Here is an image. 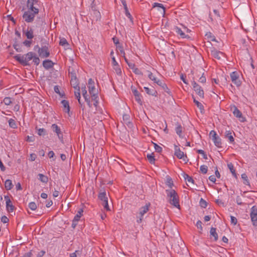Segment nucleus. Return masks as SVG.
<instances>
[{
	"label": "nucleus",
	"mask_w": 257,
	"mask_h": 257,
	"mask_svg": "<svg viewBox=\"0 0 257 257\" xmlns=\"http://www.w3.org/2000/svg\"><path fill=\"white\" fill-rule=\"evenodd\" d=\"M5 187L7 190H11L14 187L12 181L10 179L6 180L5 182Z\"/></svg>",
	"instance_id": "obj_25"
},
{
	"label": "nucleus",
	"mask_w": 257,
	"mask_h": 257,
	"mask_svg": "<svg viewBox=\"0 0 257 257\" xmlns=\"http://www.w3.org/2000/svg\"><path fill=\"white\" fill-rule=\"evenodd\" d=\"M197 152L198 154H201L204 159H207V155L206 154L205 152L203 150H197Z\"/></svg>",
	"instance_id": "obj_46"
},
{
	"label": "nucleus",
	"mask_w": 257,
	"mask_h": 257,
	"mask_svg": "<svg viewBox=\"0 0 257 257\" xmlns=\"http://www.w3.org/2000/svg\"><path fill=\"white\" fill-rule=\"evenodd\" d=\"M113 69L114 71V72L118 75V76H121L122 75V71L121 67L120 65L118 64L116 65H114L112 66Z\"/></svg>",
	"instance_id": "obj_24"
},
{
	"label": "nucleus",
	"mask_w": 257,
	"mask_h": 257,
	"mask_svg": "<svg viewBox=\"0 0 257 257\" xmlns=\"http://www.w3.org/2000/svg\"><path fill=\"white\" fill-rule=\"evenodd\" d=\"M61 103L62 104V107H63L64 112H69L70 107L68 101L66 100H62L61 101Z\"/></svg>",
	"instance_id": "obj_18"
},
{
	"label": "nucleus",
	"mask_w": 257,
	"mask_h": 257,
	"mask_svg": "<svg viewBox=\"0 0 257 257\" xmlns=\"http://www.w3.org/2000/svg\"><path fill=\"white\" fill-rule=\"evenodd\" d=\"M225 137L226 138H228L230 143H233L234 142V139L233 138V136L232 135V133L230 131H226L225 133Z\"/></svg>",
	"instance_id": "obj_27"
},
{
	"label": "nucleus",
	"mask_w": 257,
	"mask_h": 257,
	"mask_svg": "<svg viewBox=\"0 0 257 257\" xmlns=\"http://www.w3.org/2000/svg\"><path fill=\"white\" fill-rule=\"evenodd\" d=\"M200 170L202 173L205 174L208 171V167L206 165H203L200 166Z\"/></svg>",
	"instance_id": "obj_43"
},
{
	"label": "nucleus",
	"mask_w": 257,
	"mask_h": 257,
	"mask_svg": "<svg viewBox=\"0 0 257 257\" xmlns=\"http://www.w3.org/2000/svg\"><path fill=\"white\" fill-rule=\"evenodd\" d=\"M175 155L179 159H182L186 163L189 161L187 155H184V153L181 151L180 148L176 145L174 146Z\"/></svg>",
	"instance_id": "obj_10"
},
{
	"label": "nucleus",
	"mask_w": 257,
	"mask_h": 257,
	"mask_svg": "<svg viewBox=\"0 0 257 257\" xmlns=\"http://www.w3.org/2000/svg\"><path fill=\"white\" fill-rule=\"evenodd\" d=\"M147 158L148 159V161L150 162L151 164H154L155 162V155L154 154L151 153V154H148L147 155Z\"/></svg>",
	"instance_id": "obj_30"
},
{
	"label": "nucleus",
	"mask_w": 257,
	"mask_h": 257,
	"mask_svg": "<svg viewBox=\"0 0 257 257\" xmlns=\"http://www.w3.org/2000/svg\"><path fill=\"white\" fill-rule=\"evenodd\" d=\"M33 62L34 63V64L36 65H38L40 63V59L37 56L35 53L34 54V57L32 59Z\"/></svg>",
	"instance_id": "obj_42"
},
{
	"label": "nucleus",
	"mask_w": 257,
	"mask_h": 257,
	"mask_svg": "<svg viewBox=\"0 0 257 257\" xmlns=\"http://www.w3.org/2000/svg\"><path fill=\"white\" fill-rule=\"evenodd\" d=\"M34 52H30L25 55H18L15 56V59L20 63L24 65H28L29 62L34 57Z\"/></svg>",
	"instance_id": "obj_4"
},
{
	"label": "nucleus",
	"mask_w": 257,
	"mask_h": 257,
	"mask_svg": "<svg viewBox=\"0 0 257 257\" xmlns=\"http://www.w3.org/2000/svg\"><path fill=\"white\" fill-rule=\"evenodd\" d=\"M134 119V115L130 113H124L122 116L123 123H125L128 127L132 128L134 127L132 121Z\"/></svg>",
	"instance_id": "obj_7"
},
{
	"label": "nucleus",
	"mask_w": 257,
	"mask_h": 257,
	"mask_svg": "<svg viewBox=\"0 0 257 257\" xmlns=\"http://www.w3.org/2000/svg\"><path fill=\"white\" fill-rule=\"evenodd\" d=\"M144 89L145 90V91L146 93L149 95H151L153 96H156L157 95V92L154 90H151L149 87H144Z\"/></svg>",
	"instance_id": "obj_36"
},
{
	"label": "nucleus",
	"mask_w": 257,
	"mask_h": 257,
	"mask_svg": "<svg viewBox=\"0 0 257 257\" xmlns=\"http://www.w3.org/2000/svg\"><path fill=\"white\" fill-rule=\"evenodd\" d=\"M102 205L103 206L104 208L107 211H110V209L109 207L108 201H106V202L102 203Z\"/></svg>",
	"instance_id": "obj_52"
},
{
	"label": "nucleus",
	"mask_w": 257,
	"mask_h": 257,
	"mask_svg": "<svg viewBox=\"0 0 257 257\" xmlns=\"http://www.w3.org/2000/svg\"><path fill=\"white\" fill-rule=\"evenodd\" d=\"M32 250H30V251L26 253L24 255L21 257H32Z\"/></svg>",
	"instance_id": "obj_63"
},
{
	"label": "nucleus",
	"mask_w": 257,
	"mask_h": 257,
	"mask_svg": "<svg viewBox=\"0 0 257 257\" xmlns=\"http://www.w3.org/2000/svg\"><path fill=\"white\" fill-rule=\"evenodd\" d=\"M28 207L32 210H35L37 208V205L34 202H30L29 203Z\"/></svg>",
	"instance_id": "obj_41"
},
{
	"label": "nucleus",
	"mask_w": 257,
	"mask_h": 257,
	"mask_svg": "<svg viewBox=\"0 0 257 257\" xmlns=\"http://www.w3.org/2000/svg\"><path fill=\"white\" fill-rule=\"evenodd\" d=\"M148 77L149 78V79L150 80L154 81V83L156 82L157 81V80L158 79V78H157L156 77H155L153 74V73L151 72H149Z\"/></svg>",
	"instance_id": "obj_44"
},
{
	"label": "nucleus",
	"mask_w": 257,
	"mask_h": 257,
	"mask_svg": "<svg viewBox=\"0 0 257 257\" xmlns=\"http://www.w3.org/2000/svg\"><path fill=\"white\" fill-rule=\"evenodd\" d=\"M230 78L232 82L236 85L239 86L241 85V81L239 79V75L236 71L232 72L230 73Z\"/></svg>",
	"instance_id": "obj_14"
},
{
	"label": "nucleus",
	"mask_w": 257,
	"mask_h": 257,
	"mask_svg": "<svg viewBox=\"0 0 257 257\" xmlns=\"http://www.w3.org/2000/svg\"><path fill=\"white\" fill-rule=\"evenodd\" d=\"M1 221L4 223H6L9 221V219L6 216H3L1 218Z\"/></svg>",
	"instance_id": "obj_56"
},
{
	"label": "nucleus",
	"mask_w": 257,
	"mask_h": 257,
	"mask_svg": "<svg viewBox=\"0 0 257 257\" xmlns=\"http://www.w3.org/2000/svg\"><path fill=\"white\" fill-rule=\"evenodd\" d=\"M250 217L252 225L257 229V207L255 206L251 208Z\"/></svg>",
	"instance_id": "obj_9"
},
{
	"label": "nucleus",
	"mask_w": 257,
	"mask_h": 257,
	"mask_svg": "<svg viewBox=\"0 0 257 257\" xmlns=\"http://www.w3.org/2000/svg\"><path fill=\"white\" fill-rule=\"evenodd\" d=\"M36 23L37 24V27H39L43 25L44 22L42 18L40 17H38L36 21Z\"/></svg>",
	"instance_id": "obj_45"
},
{
	"label": "nucleus",
	"mask_w": 257,
	"mask_h": 257,
	"mask_svg": "<svg viewBox=\"0 0 257 257\" xmlns=\"http://www.w3.org/2000/svg\"><path fill=\"white\" fill-rule=\"evenodd\" d=\"M230 218H231V224H233L234 225H236L237 222V220L236 218L233 216H230Z\"/></svg>",
	"instance_id": "obj_53"
},
{
	"label": "nucleus",
	"mask_w": 257,
	"mask_h": 257,
	"mask_svg": "<svg viewBox=\"0 0 257 257\" xmlns=\"http://www.w3.org/2000/svg\"><path fill=\"white\" fill-rule=\"evenodd\" d=\"M9 126L13 128H17V124L16 123V120L14 119L10 118L9 120Z\"/></svg>",
	"instance_id": "obj_35"
},
{
	"label": "nucleus",
	"mask_w": 257,
	"mask_h": 257,
	"mask_svg": "<svg viewBox=\"0 0 257 257\" xmlns=\"http://www.w3.org/2000/svg\"><path fill=\"white\" fill-rule=\"evenodd\" d=\"M54 91L58 94L61 97H63L64 96V93L63 92H61L60 91L59 87L58 85H56L54 86Z\"/></svg>",
	"instance_id": "obj_39"
},
{
	"label": "nucleus",
	"mask_w": 257,
	"mask_h": 257,
	"mask_svg": "<svg viewBox=\"0 0 257 257\" xmlns=\"http://www.w3.org/2000/svg\"><path fill=\"white\" fill-rule=\"evenodd\" d=\"M46 252L45 250H41L40 252H39L37 255V257H42L44 255Z\"/></svg>",
	"instance_id": "obj_64"
},
{
	"label": "nucleus",
	"mask_w": 257,
	"mask_h": 257,
	"mask_svg": "<svg viewBox=\"0 0 257 257\" xmlns=\"http://www.w3.org/2000/svg\"><path fill=\"white\" fill-rule=\"evenodd\" d=\"M38 0H28L27 2V7L28 11L24 12L23 15V18L27 23H31L34 21L36 14L39 12V9L37 8Z\"/></svg>",
	"instance_id": "obj_1"
},
{
	"label": "nucleus",
	"mask_w": 257,
	"mask_h": 257,
	"mask_svg": "<svg viewBox=\"0 0 257 257\" xmlns=\"http://www.w3.org/2000/svg\"><path fill=\"white\" fill-rule=\"evenodd\" d=\"M39 55L42 58H47L50 55V53L48 47L43 46L39 48L38 51Z\"/></svg>",
	"instance_id": "obj_15"
},
{
	"label": "nucleus",
	"mask_w": 257,
	"mask_h": 257,
	"mask_svg": "<svg viewBox=\"0 0 257 257\" xmlns=\"http://www.w3.org/2000/svg\"><path fill=\"white\" fill-rule=\"evenodd\" d=\"M36 130L37 131L38 135L40 136H44L46 135V130L44 128H38V126H36Z\"/></svg>",
	"instance_id": "obj_31"
},
{
	"label": "nucleus",
	"mask_w": 257,
	"mask_h": 257,
	"mask_svg": "<svg viewBox=\"0 0 257 257\" xmlns=\"http://www.w3.org/2000/svg\"><path fill=\"white\" fill-rule=\"evenodd\" d=\"M151 204L150 203H147L145 206L140 208L139 215L140 218L137 220V222L140 223L143 219L144 215L149 210Z\"/></svg>",
	"instance_id": "obj_11"
},
{
	"label": "nucleus",
	"mask_w": 257,
	"mask_h": 257,
	"mask_svg": "<svg viewBox=\"0 0 257 257\" xmlns=\"http://www.w3.org/2000/svg\"><path fill=\"white\" fill-rule=\"evenodd\" d=\"M53 62L50 60H45L43 62V66L46 69L53 67Z\"/></svg>",
	"instance_id": "obj_21"
},
{
	"label": "nucleus",
	"mask_w": 257,
	"mask_h": 257,
	"mask_svg": "<svg viewBox=\"0 0 257 257\" xmlns=\"http://www.w3.org/2000/svg\"><path fill=\"white\" fill-rule=\"evenodd\" d=\"M4 198L6 201V209L7 211L10 213L13 212L16 209V207L13 205L9 196L8 195H5Z\"/></svg>",
	"instance_id": "obj_13"
},
{
	"label": "nucleus",
	"mask_w": 257,
	"mask_h": 257,
	"mask_svg": "<svg viewBox=\"0 0 257 257\" xmlns=\"http://www.w3.org/2000/svg\"><path fill=\"white\" fill-rule=\"evenodd\" d=\"M132 90L135 97L140 94L139 91L135 88L132 87Z\"/></svg>",
	"instance_id": "obj_62"
},
{
	"label": "nucleus",
	"mask_w": 257,
	"mask_h": 257,
	"mask_svg": "<svg viewBox=\"0 0 257 257\" xmlns=\"http://www.w3.org/2000/svg\"><path fill=\"white\" fill-rule=\"evenodd\" d=\"M241 178L243 180V184L246 185H249V181L246 174L243 173L241 175Z\"/></svg>",
	"instance_id": "obj_38"
},
{
	"label": "nucleus",
	"mask_w": 257,
	"mask_h": 257,
	"mask_svg": "<svg viewBox=\"0 0 257 257\" xmlns=\"http://www.w3.org/2000/svg\"><path fill=\"white\" fill-rule=\"evenodd\" d=\"M215 202L219 206H224V203L222 202L221 200L217 199L215 200Z\"/></svg>",
	"instance_id": "obj_61"
},
{
	"label": "nucleus",
	"mask_w": 257,
	"mask_h": 257,
	"mask_svg": "<svg viewBox=\"0 0 257 257\" xmlns=\"http://www.w3.org/2000/svg\"><path fill=\"white\" fill-rule=\"evenodd\" d=\"M39 180L41 181L43 183H46L48 181V178L47 176L42 174H39Z\"/></svg>",
	"instance_id": "obj_33"
},
{
	"label": "nucleus",
	"mask_w": 257,
	"mask_h": 257,
	"mask_svg": "<svg viewBox=\"0 0 257 257\" xmlns=\"http://www.w3.org/2000/svg\"><path fill=\"white\" fill-rule=\"evenodd\" d=\"M133 72L137 75H143V73L142 71L137 67H135L134 69H133Z\"/></svg>",
	"instance_id": "obj_49"
},
{
	"label": "nucleus",
	"mask_w": 257,
	"mask_h": 257,
	"mask_svg": "<svg viewBox=\"0 0 257 257\" xmlns=\"http://www.w3.org/2000/svg\"><path fill=\"white\" fill-rule=\"evenodd\" d=\"M175 131L176 134L179 136L180 138H183L182 135L183 127L180 123L177 122L176 124Z\"/></svg>",
	"instance_id": "obj_22"
},
{
	"label": "nucleus",
	"mask_w": 257,
	"mask_h": 257,
	"mask_svg": "<svg viewBox=\"0 0 257 257\" xmlns=\"http://www.w3.org/2000/svg\"><path fill=\"white\" fill-rule=\"evenodd\" d=\"M156 152L161 153L162 151V148L156 143H153Z\"/></svg>",
	"instance_id": "obj_47"
},
{
	"label": "nucleus",
	"mask_w": 257,
	"mask_h": 257,
	"mask_svg": "<svg viewBox=\"0 0 257 257\" xmlns=\"http://www.w3.org/2000/svg\"><path fill=\"white\" fill-rule=\"evenodd\" d=\"M234 115L241 122L246 121L245 116L243 113H233Z\"/></svg>",
	"instance_id": "obj_28"
},
{
	"label": "nucleus",
	"mask_w": 257,
	"mask_h": 257,
	"mask_svg": "<svg viewBox=\"0 0 257 257\" xmlns=\"http://www.w3.org/2000/svg\"><path fill=\"white\" fill-rule=\"evenodd\" d=\"M210 235L214 237V240L217 241L218 239V234L216 232V229L215 227H212L210 230Z\"/></svg>",
	"instance_id": "obj_26"
},
{
	"label": "nucleus",
	"mask_w": 257,
	"mask_h": 257,
	"mask_svg": "<svg viewBox=\"0 0 257 257\" xmlns=\"http://www.w3.org/2000/svg\"><path fill=\"white\" fill-rule=\"evenodd\" d=\"M125 14L126 16L130 19L131 21L133 22V18L130 14V13L128 12V10H125Z\"/></svg>",
	"instance_id": "obj_57"
},
{
	"label": "nucleus",
	"mask_w": 257,
	"mask_h": 257,
	"mask_svg": "<svg viewBox=\"0 0 257 257\" xmlns=\"http://www.w3.org/2000/svg\"><path fill=\"white\" fill-rule=\"evenodd\" d=\"M98 197L99 199L102 202V203L106 202V201H108V198L105 191L100 192L98 195Z\"/></svg>",
	"instance_id": "obj_23"
},
{
	"label": "nucleus",
	"mask_w": 257,
	"mask_h": 257,
	"mask_svg": "<svg viewBox=\"0 0 257 257\" xmlns=\"http://www.w3.org/2000/svg\"><path fill=\"white\" fill-rule=\"evenodd\" d=\"M161 87L167 93L169 94L170 93V91L169 89L168 88L167 85L165 83H163V84Z\"/></svg>",
	"instance_id": "obj_51"
},
{
	"label": "nucleus",
	"mask_w": 257,
	"mask_h": 257,
	"mask_svg": "<svg viewBox=\"0 0 257 257\" xmlns=\"http://www.w3.org/2000/svg\"><path fill=\"white\" fill-rule=\"evenodd\" d=\"M60 45L64 47H67L69 46V44L67 42L66 39L64 38H61L59 42Z\"/></svg>",
	"instance_id": "obj_37"
},
{
	"label": "nucleus",
	"mask_w": 257,
	"mask_h": 257,
	"mask_svg": "<svg viewBox=\"0 0 257 257\" xmlns=\"http://www.w3.org/2000/svg\"><path fill=\"white\" fill-rule=\"evenodd\" d=\"M207 202L203 198H201L199 201L200 206L203 208H205L207 206Z\"/></svg>",
	"instance_id": "obj_40"
},
{
	"label": "nucleus",
	"mask_w": 257,
	"mask_h": 257,
	"mask_svg": "<svg viewBox=\"0 0 257 257\" xmlns=\"http://www.w3.org/2000/svg\"><path fill=\"white\" fill-rule=\"evenodd\" d=\"M25 34L28 39L31 40L34 38V31L32 28H28L25 31Z\"/></svg>",
	"instance_id": "obj_20"
},
{
	"label": "nucleus",
	"mask_w": 257,
	"mask_h": 257,
	"mask_svg": "<svg viewBox=\"0 0 257 257\" xmlns=\"http://www.w3.org/2000/svg\"><path fill=\"white\" fill-rule=\"evenodd\" d=\"M167 185L170 188H171L172 187V186H173V185H174L173 182L171 178H169L168 179Z\"/></svg>",
	"instance_id": "obj_60"
},
{
	"label": "nucleus",
	"mask_w": 257,
	"mask_h": 257,
	"mask_svg": "<svg viewBox=\"0 0 257 257\" xmlns=\"http://www.w3.org/2000/svg\"><path fill=\"white\" fill-rule=\"evenodd\" d=\"M210 137L211 138L212 141L215 146L218 148L221 147V140L219 137L217 135L214 131H211L209 134Z\"/></svg>",
	"instance_id": "obj_8"
},
{
	"label": "nucleus",
	"mask_w": 257,
	"mask_h": 257,
	"mask_svg": "<svg viewBox=\"0 0 257 257\" xmlns=\"http://www.w3.org/2000/svg\"><path fill=\"white\" fill-rule=\"evenodd\" d=\"M23 44L25 46H26L27 47H30L32 44V41L30 40H25Z\"/></svg>",
	"instance_id": "obj_58"
},
{
	"label": "nucleus",
	"mask_w": 257,
	"mask_h": 257,
	"mask_svg": "<svg viewBox=\"0 0 257 257\" xmlns=\"http://www.w3.org/2000/svg\"><path fill=\"white\" fill-rule=\"evenodd\" d=\"M202 222L200 220H198L196 223V226L198 229H200L201 230H202L203 228L202 226Z\"/></svg>",
	"instance_id": "obj_59"
},
{
	"label": "nucleus",
	"mask_w": 257,
	"mask_h": 257,
	"mask_svg": "<svg viewBox=\"0 0 257 257\" xmlns=\"http://www.w3.org/2000/svg\"><path fill=\"white\" fill-rule=\"evenodd\" d=\"M211 54L214 58L218 60L220 59L221 57H224V54L223 52L218 51L215 49L211 51Z\"/></svg>",
	"instance_id": "obj_17"
},
{
	"label": "nucleus",
	"mask_w": 257,
	"mask_h": 257,
	"mask_svg": "<svg viewBox=\"0 0 257 257\" xmlns=\"http://www.w3.org/2000/svg\"><path fill=\"white\" fill-rule=\"evenodd\" d=\"M166 192L169 202L175 207L180 208L179 197L176 191L174 189H167Z\"/></svg>",
	"instance_id": "obj_2"
},
{
	"label": "nucleus",
	"mask_w": 257,
	"mask_h": 257,
	"mask_svg": "<svg viewBox=\"0 0 257 257\" xmlns=\"http://www.w3.org/2000/svg\"><path fill=\"white\" fill-rule=\"evenodd\" d=\"M199 82L204 83L206 82V79L205 76H204V73L202 74V76L199 79Z\"/></svg>",
	"instance_id": "obj_54"
},
{
	"label": "nucleus",
	"mask_w": 257,
	"mask_h": 257,
	"mask_svg": "<svg viewBox=\"0 0 257 257\" xmlns=\"http://www.w3.org/2000/svg\"><path fill=\"white\" fill-rule=\"evenodd\" d=\"M83 212V208L80 209L77 211V214L75 215V216L74 217V219H75V221H79L80 220V217H81V216H82Z\"/></svg>",
	"instance_id": "obj_34"
},
{
	"label": "nucleus",
	"mask_w": 257,
	"mask_h": 257,
	"mask_svg": "<svg viewBox=\"0 0 257 257\" xmlns=\"http://www.w3.org/2000/svg\"><path fill=\"white\" fill-rule=\"evenodd\" d=\"M192 85L194 90L196 94L201 98L204 97V91L201 87L198 85L195 81L192 82Z\"/></svg>",
	"instance_id": "obj_12"
},
{
	"label": "nucleus",
	"mask_w": 257,
	"mask_h": 257,
	"mask_svg": "<svg viewBox=\"0 0 257 257\" xmlns=\"http://www.w3.org/2000/svg\"><path fill=\"white\" fill-rule=\"evenodd\" d=\"M3 102L7 105H9L10 103H11V98L9 97H5L3 100Z\"/></svg>",
	"instance_id": "obj_48"
},
{
	"label": "nucleus",
	"mask_w": 257,
	"mask_h": 257,
	"mask_svg": "<svg viewBox=\"0 0 257 257\" xmlns=\"http://www.w3.org/2000/svg\"><path fill=\"white\" fill-rule=\"evenodd\" d=\"M51 128H52L53 131L57 134V136H58L59 139L60 140V141L62 143H64L63 135L61 133V130L59 128V127H58V126L56 124H53L51 126Z\"/></svg>",
	"instance_id": "obj_16"
},
{
	"label": "nucleus",
	"mask_w": 257,
	"mask_h": 257,
	"mask_svg": "<svg viewBox=\"0 0 257 257\" xmlns=\"http://www.w3.org/2000/svg\"><path fill=\"white\" fill-rule=\"evenodd\" d=\"M182 176L185 180H187L188 182L191 183L192 184H194V181L192 177L189 176L188 174L183 172L182 174Z\"/></svg>",
	"instance_id": "obj_32"
},
{
	"label": "nucleus",
	"mask_w": 257,
	"mask_h": 257,
	"mask_svg": "<svg viewBox=\"0 0 257 257\" xmlns=\"http://www.w3.org/2000/svg\"><path fill=\"white\" fill-rule=\"evenodd\" d=\"M70 83L71 85L77 90V91H75V95L79 103L81 104L79 86L76 76L71 78Z\"/></svg>",
	"instance_id": "obj_5"
},
{
	"label": "nucleus",
	"mask_w": 257,
	"mask_h": 257,
	"mask_svg": "<svg viewBox=\"0 0 257 257\" xmlns=\"http://www.w3.org/2000/svg\"><path fill=\"white\" fill-rule=\"evenodd\" d=\"M194 102L197 105V107L198 108H199L201 111H202V110L203 109V107L202 104L200 102H199L198 101L196 100V99H194Z\"/></svg>",
	"instance_id": "obj_50"
},
{
	"label": "nucleus",
	"mask_w": 257,
	"mask_h": 257,
	"mask_svg": "<svg viewBox=\"0 0 257 257\" xmlns=\"http://www.w3.org/2000/svg\"><path fill=\"white\" fill-rule=\"evenodd\" d=\"M175 31L181 38L189 39L190 37L186 33H188L190 32V30L186 27L183 26V29H181L178 27H175L174 28Z\"/></svg>",
	"instance_id": "obj_6"
},
{
	"label": "nucleus",
	"mask_w": 257,
	"mask_h": 257,
	"mask_svg": "<svg viewBox=\"0 0 257 257\" xmlns=\"http://www.w3.org/2000/svg\"><path fill=\"white\" fill-rule=\"evenodd\" d=\"M227 167L229 169L230 171L232 173L233 177L235 178H237V174L235 172V170L234 169L233 165L232 163H228L227 164Z\"/></svg>",
	"instance_id": "obj_29"
},
{
	"label": "nucleus",
	"mask_w": 257,
	"mask_h": 257,
	"mask_svg": "<svg viewBox=\"0 0 257 257\" xmlns=\"http://www.w3.org/2000/svg\"><path fill=\"white\" fill-rule=\"evenodd\" d=\"M135 97L136 100L138 102V103L141 104L142 103L141 95L140 94L138 96H135Z\"/></svg>",
	"instance_id": "obj_55"
},
{
	"label": "nucleus",
	"mask_w": 257,
	"mask_h": 257,
	"mask_svg": "<svg viewBox=\"0 0 257 257\" xmlns=\"http://www.w3.org/2000/svg\"><path fill=\"white\" fill-rule=\"evenodd\" d=\"M81 92L82 93V95H83V97L84 98L86 102L87 103V104L88 105V106L89 107H91V104L89 98H88L87 96V91H86L85 86H84V87H82Z\"/></svg>",
	"instance_id": "obj_19"
},
{
	"label": "nucleus",
	"mask_w": 257,
	"mask_h": 257,
	"mask_svg": "<svg viewBox=\"0 0 257 257\" xmlns=\"http://www.w3.org/2000/svg\"><path fill=\"white\" fill-rule=\"evenodd\" d=\"M88 87L89 93L92 95L93 99L94 100L93 105L96 108V110L98 111L97 109L98 101L95 100L97 98V90H96L95 87L94 81L91 78L88 80Z\"/></svg>",
	"instance_id": "obj_3"
}]
</instances>
